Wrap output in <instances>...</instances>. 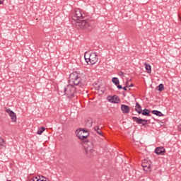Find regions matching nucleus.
Masks as SVG:
<instances>
[{"mask_svg":"<svg viewBox=\"0 0 181 181\" xmlns=\"http://www.w3.org/2000/svg\"><path fill=\"white\" fill-rule=\"evenodd\" d=\"M114 98H115V95L114 96H108L107 97V100L110 103H112L114 104Z\"/></svg>","mask_w":181,"mask_h":181,"instance_id":"20","label":"nucleus"},{"mask_svg":"<svg viewBox=\"0 0 181 181\" xmlns=\"http://www.w3.org/2000/svg\"><path fill=\"white\" fill-rule=\"evenodd\" d=\"M122 88H123V90H124V91H127V87H124Z\"/></svg>","mask_w":181,"mask_h":181,"instance_id":"26","label":"nucleus"},{"mask_svg":"<svg viewBox=\"0 0 181 181\" xmlns=\"http://www.w3.org/2000/svg\"><path fill=\"white\" fill-rule=\"evenodd\" d=\"M163 90H165V86H163V84L160 83L158 86V91H163Z\"/></svg>","mask_w":181,"mask_h":181,"instance_id":"21","label":"nucleus"},{"mask_svg":"<svg viewBox=\"0 0 181 181\" xmlns=\"http://www.w3.org/2000/svg\"><path fill=\"white\" fill-rule=\"evenodd\" d=\"M6 112H7L9 117H11V121L13 122H16V114L13 111L11 110V109H6Z\"/></svg>","mask_w":181,"mask_h":181,"instance_id":"9","label":"nucleus"},{"mask_svg":"<svg viewBox=\"0 0 181 181\" xmlns=\"http://www.w3.org/2000/svg\"><path fill=\"white\" fill-rule=\"evenodd\" d=\"M117 88H119V90H121V88H122V86L118 84V85H116Z\"/></svg>","mask_w":181,"mask_h":181,"instance_id":"23","label":"nucleus"},{"mask_svg":"<svg viewBox=\"0 0 181 181\" xmlns=\"http://www.w3.org/2000/svg\"><path fill=\"white\" fill-rule=\"evenodd\" d=\"M62 93L67 98L71 99L74 97V94L77 93V91L76 87L71 83L64 88Z\"/></svg>","mask_w":181,"mask_h":181,"instance_id":"4","label":"nucleus"},{"mask_svg":"<svg viewBox=\"0 0 181 181\" xmlns=\"http://www.w3.org/2000/svg\"><path fill=\"white\" fill-rule=\"evenodd\" d=\"M132 119H133V121L136 122V124H141V125H143V127H145V125H147V124H148V120L144 119L141 118H139L135 116L132 117Z\"/></svg>","mask_w":181,"mask_h":181,"instance_id":"8","label":"nucleus"},{"mask_svg":"<svg viewBox=\"0 0 181 181\" xmlns=\"http://www.w3.org/2000/svg\"><path fill=\"white\" fill-rule=\"evenodd\" d=\"M72 19L76 22V28H80V29H87L88 30H91L94 26H95V21L94 20L85 21L86 13L83 10L79 8H76L71 14Z\"/></svg>","mask_w":181,"mask_h":181,"instance_id":"1","label":"nucleus"},{"mask_svg":"<svg viewBox=\"0 0 181 181\" xmlns=\"http://www.w3.org/2000/svg\"><path fill=\"white\" fill-rule=\"evenodd\" d=\"M179 18H180V21H181V17H180V16H179Z\"/></svg>","mask_w":181,"mask_h":181,"instance_id":"28","label":"nucleus"},{"mask_svg":"<svg viewBox=\"0 0 181 181\" xmlns=\"http://www.w3.org/2000/svg\"><path fill=\"white\" fill-rule=\"evenodd\" d=\"M2 4H4V1H2L1 0H0V5H2Z\"/></svg>","mask_w":181,"mask_h":181,"instance_id":"25","label":"nucleus"},{"mask_svg":"<svg viewBox=\"0 0 181 181\" xmlns=\"http://www.w3.org/2000/svg\"><path fill=\"white\" fill-rule=\"evenodd\" d=\"M114 103L113 104H119L121 100L119 99V98L117 95H115V98H114Z\"/></svg>","mask_w":181,"mask_h":181,"instance_id":"19","label":"nucleus"},{"mask_svg":"<svg viewBox=\"0 0 181 181\" xmlns=\"http://www.w3.org/2000/svg\"><path fill=\"white\" fill-rule=\"evenodd\" d=\"M144 66L147 73L148 74H151V73L152 72V68L151 67V65L149 64L145 63Z\"/></svg>","mask_w":181,"mask_h":181,"instance_id":"14","label":"nucleus"},{"mask_svg":"<svg viewBox=\"0 0 181 181\" xmlns=\"http://www.w3.org/2000/svg\"><path fill=\"white\" fill-rule=\"evenodd\" d=\"M152 114L157 115V117H163V114L160 111L153 110Z\"/></svg>","mask_w":181,"mask_h":181,"instance_id":"16","label":"nucleus"},{"mask_svg":"<svg viewBox=\"0 0 181 181\" xmlns=\"http://www.w3.org/2000/svg\"><path fill=\"white\" fill-rule=\"evenodd\" d=\"M165 152V148L163 147H157L155 149V153H156V155H163Z\"/></svg>","mask_w":181,"mask_h":181,"instance_id":"10","label":"nucleus"},{"mask_svg":"<svg viewBox=\"0 0 181 181\" xmlns=\"http://www.w3.org/2000/svg\"><path fill=\"white\" fill-rule=\"evenodd\" d=\"M94 131L98 134V135H100V136H103V131H101V129L98 126H95L93 127Z\"/></svg>","mask_w":181,"mask_h":181,"instance_id":"15","label":"nucleus"},{"mask_svg":"<svg viewBox=\"0 0 181 181\" xmlns=\"http://www.w3.org/2000/svg\"><path fill=\"white\" fill-rule=\"evenodd\" d=\"M76 136L81 140L86 139H87V136H88V132L85 131L84 129L76 131Z\"/></svg>","mask_w":181,"mask_h":181,"instance_id":"7","label":"nucleus"},{"mask_svg":"<svg viewBox=\"0 0 181 181\" xmlns=\"http://www.w3.org/2000/svg\"><path fill=\"white\" fill-rule=\"evenodd\" d=\"M133 86H134V85L131 84V85L129 86V87H133Z\"/></svg>","mask_w":181,"mask_h":181,"instance_id":"27","label":"nucleus"},{"mask_svg":"<svg viewBox=\"0 0 181 181\" xmlns=\"http://www.w3.org/2000/svg\"><path fill=\"white\" fill-rule=\"evenodd\" d=\"M135 110L138 114H141L142 112V106L138 103H136Z\"/></svg>","mask_w":181,"mask_h":181,"instance_id":"12","label":"nucleus"},{"mask_svg":"<svg viewBox=\"0 0 181 181\" xmlns=\"http://www.w3.org/2000/svg\"><path fill=\"white\" fill-rule=\"evenodd\" d=\"M5 143V140L2 137H0V144L3 145Z\"/></svg>","mask_w":181,"mask_h":181,"instance_id":"22","label":"nucleus"},{"mask_svg":"<svg viewBox=\"0 0 181 181\" xmlns=\"http://www.w3.org/2000/svg\"><path fill=\"white\" fill-rule=\"evenodd\" d=\"M152 162L149 159L146 158L142 160L141 166L145 172H151V165Z\"/></svg>","mask_w":181,"mask_h":181,"instance_id":"6","label":"nucleus"},{"mask_svg":"<svg viewBox=\"0 0 181 181\" xmlns=\"http://www.w3.org/2000/svg\"><path fill=\"white\" fill-rule=\"evenodd\" d=\"M141 114L146 117H149L151 115V110L146 108L141 111Z\"/></svg>","mask_w":181,"mask_h":181,"instance_id":"13","label":"nucleus"},{"mask_svg":"<svg viewBox=\"0 0 181 181\" xmlns=\"http://www.w3.org/2000/svg\"><path fill=\"white\" fill-rule=\"evenodd\" d=\"M84 74H80L78 71H73L69 78L70 84H74V86H78L81 88H83L86 86V81L83 79Z\"/></svg>","mask_w":181,"mask_h":181,"instance_id":"2","label":"nucleus"},{"mask_svg":"<svg viewBox=\"0 0 181 181\" xmlns=\"http://www.w3.org/2000/svg\"><path fill=\"white\" fill-rule=\"evenodd\" d=\"M112 81L114 84H115V86H118V84H119V79H118L117 77L112 78Z\"/></svg>","mask_w":181,"mask_h":181,"instance_id":"18","label":"nucleus"},{"mask_svg":"<svg viewBox=\"0 0 181 181\" xmlns=\"http://www.w3.org/2000/svg\"><path fill=\"white\" fill-rule=\"evenodd\" d=\"M121 110H122L123 114H128V112H129V106L126 105H122Z\"/></svg>","mask_w":181,"mask_h":181,"instance_id":"11","label":"nucleus"},{"mask_svg":"<svg viewBox=\"0 0 181 181\" xmlns=\"http://www.w3.org/2000/svg\"><path fill=\"white\" fill-rule=\"evenodd\" d=\"M178 131H180V132H181V124H179V126H178Z\"/></svg>","mask_w":181,"mask_h":181,"instance_id":"24","label":"nucleus"},{"mask_svg":"<svg viewBox=\"0 0 181 181\" xmlns=\"http://www.w3.org/2000/svg\"><path fill=\"white\" fill-rule=\"evenodd\" d=\"M85 60L88 64H95L98 62V57L96 52H86L84 54Z\"/></svg>","mask_w":181,"mask_h":181,"instance_id":"3","label":"nucleus"},{"mask_svg":"<svg viewBox=\"0 0 181 181\" xmlns=\"http://www.w3.org/2000/svg\"><path fill=\"white\" fill-rule=\"evenodd\" d=\"M45 131H46V128H45V127L39 128L37 134L38 135H42L43 134V132H45Z\"/></svg>","mask_w":181,"mask_h":181,"instance_id":"17","label":"nucleus"},{"mask_svg":"<svg viewBox=\"0 0 181 181\" xmlns=\"http://www.w3.org/2000/svg\"><path fill=\"white\" fill-rule=\"evenodd\" d=\"M83 148L86 151V155H88V156H93V155H94L95 151L93 141H88L83 143Z\"/></svg>","mask_w":181,"mask_h":181,"instance_id":"5","label":"nucleus"}]
</instances>
